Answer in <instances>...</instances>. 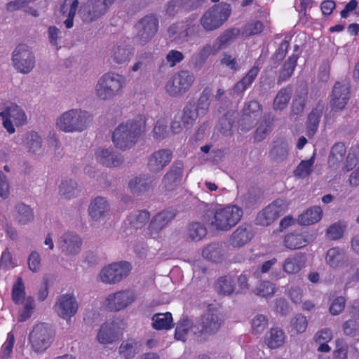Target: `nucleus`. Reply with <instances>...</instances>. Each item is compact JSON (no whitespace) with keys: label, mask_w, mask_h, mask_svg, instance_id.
Returning <instances> with one entry per match:
<instances>
[{"label":"nucleus","mask_w":359,"mask_h":359,"mask_svg":"<svg viewBox=\"0 0 359 359\" xmlns=\"http://www.w3.org/2000/svg\"><path fill=\"white\" fill-rule=\"evenodd\" d=\"M285 339V334L283 330L279 327L271 328L265 334L264 341L270 348H277L283 345Z\"/></svg>","instance_id":"obj_35"},{"label":"nucleus","mask_w":359,"mask_h":359,"mask_svg":"<svg viewBox=\"0 0 359 359\" xmlns=\"http://www.w3.org/2000/svg\"><path fill=\"white\" fill-rule=\"evenodd\" d=\"M305 264L304 254L299 252L286 258L283 263V270L287 274H296Z\"/></svg>","instance_id":"obj_31"},{"label":"nucleus","mask_w":359,"mask_h":359,"mask_svg":"<svg viewBox=\"0 0 359 359\" xmlns=\"http://www.w3.org/2000/svg\"><path fill=\"white\" fill-rule=\"evenodd\" d=\"M239 29H232L225 31L214 41L215 50L220 51L226 48L239 34Z\"/></svg>","instance_id":"obj_41"},{"label":"nucleus","mask_w":359,"mask_h":359,"mask_svg":"<svg viewBox=\"0 0 359 359\" xmlns=\"http://www.w3.org/2000/svg\"><path fill=\"white\" fill-rule=\"evenodd\" d=\"M36 60L32 49L25 44L18 45L12 53V64L21 74H29L35 67Z\"/></svg>","instance_id":"obj_6"},{"label":"nucleus","mask_w":359,"mask_h":359,"mask_svg":"<svg viewBox=\"0 0 359 359\" xmlns=\"http://www.w3.org/2000/svg\"><path fill=\"white\" fill-rule=\"evenodd\" d=\"M196 323L199 326L203 341L205 342L210 337L215 334L219 330L223 323V319L217 310L209 308Z\"/></svg>","instance_id":"obj_5"},{"label":"nucleus","mask_w":359,"mask_h":359,"mask_svg":"<svg viewBox=\"0 0 359 359\" xmlns=\"http://www.w3.org/2000/svg\"><path fill=\"white\" fill-rule=\"evenodd\" d=\"M202 255L212 262H220L225 257V247L222 243H211L203 249Z\"/></svg>","instance_id":"obj_36"},{"label":"nucleus","mask_w":359,"mask_h":359,"mask_svg":"<svg viewBox=\"0 0 359 359\" xmlns=\"http://www.w3.org/2000/svg\"><path fill=\"white\" fill-rule=\"evenodd\" d=\"M351 85L346 79L335 83L330 100L332 109L334 111L343 110L350 98Z\"/></svg>","instance_id":"obj_14"},{"label":"nucleus","mask_w":359,"mask_h":359,"mask_svg":"<svg viewBox=\"0 0 359 359\" xmlns=\"http://www.w3.org/2000/svg\"><path fill=\"white\" fill-rule=\"evenodd\" d=\"M95 158L98 162L106 167H118L123 163L122 154L109 149L98 148L95 151Z\"/></svg>","instance_id":"obj_24"},{"label":"nucleus","mask_w":359,"mask_h":359,"mask_svg":"<svg viewBox=\"0 0 359 359\" xmlns=\"http://www.w3.org/2000/svg\"><path fill=\"white\" fill-rule=\"evenodd\" d=\"M314 155L307 161H302L294 170V175L304 178L310 175L312 172V167L314 163Z\"/></svg>","instance_id":"obj_59"},{"label":"nucleus","mask_w":359,"mask_h":359,"mask_svg":"<svg viewBox=\"0 0 359 359\" xmlns=\"http://www.w3.org/2000/svg\"><path fill=\"white\" fill-rule=\"evenodd\" d=\"M292 94L290 87H286L280 89L273 100V109L275 110H282L287 105Z\"/></svg>","instance_id":"obj_53"},{"label":"nucleus","mask_w":359,"mask_h":359,"mask_svg":"<svg viewBox=\"0 0 359 359\" xmlns=\"http://www.w3.org/2000/svg\"><path fill=\"white\" fill-rule=\"evenodd\" d=\"M273 116L271 114H265L263 116L258 128L254 134V139L257 142H261L266 138L271 130Z\"/></svg>","instance_id":"obj_40"},{"label":"nucleus","mask_w":359,"mask_h":359,"mask_svg":"<svg viewBox=\"0 0 359 359\" xmlns=\"http://www.w3.org/2000/svg\"><path fill=\"white\" fill-rule=\"evenodd\" d=\"M153 180L146 175H140L131 179L128 182L130 191L133 194L140 196L152 187Z\"/></svg>","instance_id":"obj_30"},{"label":"nucleus","mask_w":359,"mask_h":359,"mask_svg":"<svg viewBox=\"0 0 359 359\" xmlns=\"http://www.w3.org/2000/svg\"><path fill=\"white\" fill-rule=\"evenodd\" d=\"M25 287L22 278L19 276L12 289V299L15 304H21L25 300Z\"/></svg>","instance_id":"obj_57"},{"label":"nucleus","mask_w":359,"mask_h":359,"mask_svg":"<svg viewBox=\"0 0 359 359\" xmlns=\"http://www.w3.org/2000/svg\"><path fill=\"white\" fill-rule=\"evenodd\" d=\"M323 107L322 106H318L309 114L306 125L309 136H313L316 133L323 114Z\"/></svg>","instance_id":"obj_46"},{"label":"nucleus","mask_w":359,"mask_h":359,"mask_svg":"<svg viewBox=\"0 0 359 359\" xmlns=\"http://www.w3.org/2000/svg\"><path fill=\"white\" fill-rule=\"evenodd\" d=\"M264 25L260 21H254L247 24L243 30V35L250 36L261 33L263 30Z\"/></svg>","instance_id":"obj_63"},{"label":"nucleus","mask_w":359,"mask_h":359,"mask_svg":"<svg viewBox=\"0 0 359 359\" xmlns=\"http://www.w3.org/2000/svg\"><path fill=\"white\" fill-rule=\"evenodd\" d=\"M172 153L169 149H159L150 155L147 166L151 172H159L171 161Z\"/></svg>","instance_id":"obj_21"},{"label":"nucleus","mask_w":359,"mask_h":359,"mask_svg":"<svg viewBox=\"0 0 359 359\" xmlns=\"http://www.w3.org/2000/svg\"><path fill=\"white\" fill-rule=\"evenodd\" d=\"M158 20L154 14L147 15L136 25L137 39L142 45L149 42L156 34Z\"/></svg>","instance_id":"obj_13"},{"label":"nucleus","mask_w":359,"mask_h":359,"mask_svg":"<svg viewBox=\"0 0 359 359\" xmlns=\"http://www.w3.org/2000/svg\"><path fill=\"white\" fill-rule=\"evenodd\" d=\"M290 323L292 329L294 330L297 333L304 332L306 330L308 325V321L306 318L301 313L297 314L291 320Z\"/></svg>","instance_id":"obj_62"},{"label":"nucleus","mask_w":359,"mask_h":359,"mask_svg":"<svg viewBox=\"0 0 359 359\" xmlns=\"http://www.w3.org/2000/svg\"><path fill=\"white\" fill-rule=\"evenodd\" d=\"M109 212V205L105 198L97 197L91 201L88 213L90 217L95 221H100L103 219Z\"/></svg>","instance_id":"obj_27"},{"label":"nucleus","mask_w":359,"mask_h":359,"mask_svg":"<svg viewBox=\"0 0 359 359\" xmlns=\"http://www.w3.org/2000/svg\"><path fill=\"white\" fill-rule=\"evenodd\" d=\"M243 215V210L238 206L227 205L215 211L210 224L217 230L226 231L240 222Z\"/></svg>","instance_id":"obj_4"},{"label":"nucleus","mask_w":359,"mask_h":359,"mask_svg":"<svg viewBox=\"0 0 359 359\" xmlns=\"http://www.w3.org/2000/svg\"><path fill=\"white\" fill-rule=\"evenodd\" d=\"M42 144L43 139L36 132H27L22 136V145L29 154H39L41 151Z\"/></svg>","instance_id":"obj_26"},{"label":"nucleus","mask_w":359,"mask_h":359,"mask_svg":"<svg viewBox=\"0 0 359 359\" xmlns=\"http://www.w3.org/2000/svg\"><path fill=\"white\" fill-rule=\"evenodd\" d=\"M176 216V210L166 209L157 213L151 220L148 230L151 237L154 239L161 238V231L171 222Z\"/></svg>","instance_id":"obj_18"},{"label":"nucleus","mask_w":359,"mask_h":359,"mask_svg":"<svg viewBox=\"0 0 359 359\" xmlns=\"http://www.w3.org/2000/svg\"><path fill=\"white\" fill-rule=\"evenodd\" d=\"M150 213L147 210H138L132 213L129 217V223L135 229H142L148 222Z\"/></svg>","instance_id":"obj_50"},{"label":"nucleus","mask_w":359,"mask_h":359,"mask_svg":"<svg viewBox=\"0 0 359 359\" xmlns=\"http://www.w3.org/2000/svg\"><path fill=\"white\" fill-rule=\"evenodd\" d=\"M298 59L299 55L297 53H293L283 63L281 69H280V74L277 79L278 84H281L292 76L297 66Z\"/></svg>","instance_id":"obj_37"},{"label":"nucleus","mask_w":359,"mask_h":359,"mask_svg":"<svg viewBox=\"0 0 359 359\" xmlns=\"http://www.w3.org/2000/svg\"><path fill=\"white\" fill-rule=\"evenodd\" d=\"M79 304L75 297L72 294H63L58 297L54 305V310L60 318L69 319L78 311Z\"/></svg>","instance_id":"obj_17"},{"label":"nucleus","mask_w":359,"mask_h":359,"mask_svg":"<svg viewBox=\"0 0 359 359\" xmlns=\"http://www.w3.org/2000/svg\"><path fill=\"white\" fill-rule=\"evenodd\" d=\"M82 239L76 233L67 231L61 235L57 241V245L61 252L67 257L75 256L80 253L82 246Z\"/></svg>","instance_id":"obj_16"},{"label":"nucleus","mask_w":359,"mask_h":359,"mask_svg":"<svg viewBox=\"0 0 359 359\" xmlns=\"http://www.w3.org/2000/svg\"><path fill=\"white\" fill-rule=\"evenodd\" d=\"M134 50L126 42H118L113 46L110 57L113 62L117 65H124L128 63L133 57Z\"/></svg>","instance_id":"obj_25"},{"label":"nucleus","mask_w":359,"mask_h":359,"mask_svg":"<svg viewBox=\"0 0 359 359\" xmlns=\"http://www.w3.org/2000/svg\"><path fill=\"white\" fill-rule=\"evenodd\" d=\"M290 46V43L287 41L284 40L279 46L278 48L276 50L274 54L271 57V61L273 62L274 65L278 66L280 62L285 58L288 48Z\"/></svg>","instance_id":"obj_61"},{"label":"nucleus","mask_w":359,"mask_h":359,"mask_svg":"<svg viewBox=\"0 0 359 359\" xmlns=\"http://www.w3.org/2000/svg\"><path fill=\"white\" fill-rule=\"evenodd\" d=\"M323 211L319 206H313L307 209L298 217V222L302 225H310L320 220Z\"/></svg>","instance_id":"obj_39"},{"label":"nucleus","mask_w":359,"mask_h":359,"mask_svg":"<svg viewBox=\"0 0 359 359\" xmlns=\"http://www.w3.org/2000/svg\"><path fill=\"white\" fill-rule=\"evenodd\" d=\"M195 80L194 74L188 70H180L165 84L166 93L172 97L182 95L187 92Z\"/></svg>","instance_id":"obj_8"},{"label":"nucleus","mask_w":359,"mask_h":359,"mask_svg":"<svg viewBox=\"0 0 359 359\" xmlns=\"http://www.w3.org/2000/svg\"><path fill=\"white\" fill-rule=\"evenodd\" d=\"M215 107L218 113L224 111L231 105V102L226 95V90L223 88L217 89L213 98Z\"/></svg>","instance_id":"obj_52"},{"label":"nucleus","mask_w":359,"mask_h":359,"mask_svg":"<svg viewBox=\"0 0 359 359\" xmlns=\"http://www.w3.org/2000/svg\"><path fill=\"white\" fill-rule=\"evenodd\" d=\"M139 341L134 339H128L122 341L118 352L125 359H131L138 353Z\"/></svg>","instance_id":"obj_42"},{"label":"nucleus","mask_w":359,"mask_h":359,"mask_svg":"<svg viewBox=\"0 0 359 359\" xmlns=\"http://www.w3.org/2000/svg\"><path fill=\"white\" fill-rule=\"evenodd\" d=\"M152 327L155 330H168L172 325V317L170 313H156L152 317Z\"/></svg>","instance_id":"obj_49"},{"label":"nucleus","mask_w":359,"mask_h":359,"mask_svg":"<svg viewBox=\"0 0 359 359\" xmlns=\"http://www.w3.org/2000/svg\"><path fill=\"white\" fill-rule=\"evenodd\" d=\"M16 219L20 224L25 225L34 219V213L29 206L25 203L16 205Z\"/></svg>","instance_id":"obj_51"},{"label":"nucleus","mask_w":359,"mask_h":359,"mask_svg":"<svg viewBox=\"0 0 359 359\" xmlns=\"http://www.w3.org/2000/svg\"><path fill=\"white\" fill-rule=\"evenodd\" d=\"M254 293L262 297L271 296L275 293L274 285L269 281H260L255 288Z\"/></svg>","instance_id":"obj_58"},{"label":"nucleus","mask_w":359,"mask_h":359,"mask_svg":"<svg viewBox=\"0 0 359 359\" xmlns=\"http://www.w3.org/2000/svg\"><path fill=\"white\" fill-rule=\"evenodd\" d=\"M130 270V264L127 262L113 263L101 270L100 278L104 283L116 284L127 277Z\"/></svg>","instance_id":"obj_11"},{"label":"nucleus","mask_w":359,"mask_h":359,"mask_svg":"<svg viewBox=\"0 0 359 359\" xmlns=\"http://www.w3.org/2000/svg\"><path fill=\"white\" fill-rule=\"evenodd\" d=\"M346 149L341 142L334 144L331 148L328 158V163L332 167H336L341 163L345 156Z\"/></svg>","instance_id":"obj_48"},{"label":"nucleus","mask_w":359,"mask_h":359,"mask_svg":"<svg viewBox=\"0 0 359 359\" xmlns=\"http://www.w3.org/2000/svg\"><path fill=\"white\" fill-rule=\"evenodd\" d=\"M136 299L135 292L129 290L110 294L105 299L106 306L112 311H119L132 304Z\"/></svg>","instance_id":"obj_15"},{"label":"nucleus","mask_w":359,"mask_h":359,"mask_svg":"<svg viewBox=\"0 0 359 359\" xmlns=\"http://www.w3.org/2000/svg\"><path fill=\"white\" fill-rule=\"evenodd\" d=\"M175 337L177 340L182 341L194 340L198 343L203 342L196 321L189 318L178 321L175 328Z\"/></svg>","instance_id":"obj_12"},{"label":"nucleus","mask_w":359,"mask_h":359,"mask_svg":"<svg viewBox=\"0 0 359 359\" xmlns=\"http://www.w3.org/2000/svg\"><path fill=\"white\" fill-rule=\"evenodd\" d=\"M231 10L227 6H214L201 18L200 22L206 32L218 29L230 15Z\"/></svg>","instance_id":"obj_9"},{"label":"nucleus","mask_w":359,"mask_h":359,"mask_svg":"<svg viewBox=\"0 0 359 359\" xmlns=\"http://www.w3.org/2000/svg\"><path fill=\"white\" fill-rule=\"evenodd\" d=\"M168 32L169 36L172 37L173 41L177 43H182L188 41L189 28L185 25L174 24L168 28Z\"/></svg>","instance_id":"obj_43"},{"label":"nucleus","mask_w":359,"mask_h":359,"mask_svg":"<svg viewBox=\"0 0 359 359\" xmlns=\"http://www.w3.org/2000/svg\"><path fill=\"white\" fill-rule=\"evenodd\" d=\"M254 236L252 226L243 224L238 226L231 233L229 242L234 248H240L249 243Z\"/></svg>","instance_id":"obj_22"},{"label":"nucleus","mask_w":359,"mask_h":359,"mask_svg":"<svg viewBox=\"0 0 359 359\" xmlns=\"http://www.w3.org/2000/svg\"><path fill=\"white\" fill-rule=\"evenodd\" d=\"M259 72L257 66H253L242 78L238 81L231 89V94L237 96L242 94L253 83Z\"/></svg>","instance_id":"obj_29"},{"label":"nucleus","mask_w":359,"mask_h":359,"mask_svg":"<svg viewBox=\"0 0 359 359\" xmlns=\"http://www.w3.org/2000/svg\"><path fill=\"white\" fill-rule=\"evenodd\" d=\"M212 95V89L209 87L205 88L201 93L200 97L197 100L196 107H195V109L201 116H203L208 113L210 105V97Z\"/></svg>","instance_id":"obj_45"},{"label":"nucleus","mask_w":359,"mask_h":359,"mask_svg":"<svg viewBox=\"0 0 359 359\" xmlns=\"http://www.w3.org/2000/svg\"><path fill=\"white\" fill-rule=\"evenodd\" d=\"M348 345L344 339L336 341V349L334 351V359H347Z\"/></svg>","instance_id":"obj_64"},{"label":"nucleus","mask_w":359,"mask_h":359,"mask_svg":"<svg viewBox=\"0 0 359 359\" xmlns=\"http://www.w3.org/2000/svg\"><path fill=\"white\" fill-rule=\"evenodd\" d=\"M310 241L311 236L309 234L294 232L285 236L283 243L285 248L294 250L306 246Z\"/></svg>","instance_id":"obj_28"},{"label":"nucleus","mask_w":359,"mask_h":359,"mask_svg":"<svg viewBox=\"0 0 359 359\" xmlns=\"http://www.w3.org/2000/svg\"><path fill=\"white\" fill-rule=\"evenodd\" d=\"M119 323L118 319H113L103 323L97 332L98 342L109 344L116 341L119 337Z\"/></svg>","instance_id":"obj_19"},{"label":"nucleus","mask_w":359,"mask_h":359,"mask_svg":"<svg viewBox=\"0 0 359 359\" xmlns=\"http://www.w3.org/2000/svg\"><path fill=\"white\" fill-rule=\"evenodd\" d=\"M283 204V201L276 200L269 205L259 212L256 217V223L262 226H268L273 222L282 214Z\"/></svg>","instance_id":"obj_20"},{"label":"nucleus","mask_w":359,"mask_h":359,"mask_svg":"<svg viewBox=\"0 0 359 359\" xmlns=\"http://www.w3.org/2000/svg\"><path fill=\"white\" fill-rule=\"evenodd\" d=\"M54 334L49 325L40 323L35 325L29 336L31 346L34 352H44L52 344Z\"/></svg>","instance_id":"obj_7"},{"label":"nucleus","mask_w":359,"mask_h":359,"mask_svg":"<svg viewBox=\"0 0 359 359\" xmlns=\"http://www.w3.org/2000/svg\"><path fill=\"white\" fill-rule=\"evenodd\" d=\"M0 116L13 118L16 125H23L27 119L25 111L17 105L7 107L4 111L0 112Z\"/></svg>","instance_id":"obj_44"},{"label":"nucleus","mask_w":359,"mask_h":359,"mask_svg":"<svg viewBox=\"0 0 359 359\" xmlns=\"http://www.w3.org/2000/svg\"><path fill=\"white\" fill-rule=\"evenodd\" d=\"M288 154L287 144L282 140H277L273 142L269 154L273 161L280 163L287 158Z\"/></svg>","instance_id":"obj_33"},{"label":"nucleus","mask_w":359,"mask_h":359,"mask_svg":"<svg viewBox=\"0 0 359 359\" xmlns=\"http://www.w3.org/2000/svg\"><path fill=\"white\" fill-rule=\"evenodd\" d=\"M168 121L165 118L158 120L153 129V136L156 140L164 139L168 133Z\"/></svg>","instance_id":"obj_60"},{"label":"nucleus","mask_w":359,"mask_h":359,"mask_svg":"<svg viewBox=\"0 0 359 359\" xmlns=\"http://www.w3.org/2000/svg\"><path fill=\"white\" fill-rule=\"evenodd\" d=\"M201 115L195 109L194 105H187L183 109V114L181 117L184 128H189L195 123L196 120Z\"/></svg>","instance_id":"obj_55"},{"label":"nucleus","mask_w":359,"mask_h":359,"mask_svg":"<svg viewBox=\"0 0 359 359\" xmlns=\"http://www.w3.org/2000/svg\"><path fill=\"white\" fill-rule=\"evenodd\" d=\"M92 122V116L81 109H71L62 113L56 119L57 128L66 133H81Z\"/></svg>","instance_id":"obj_2"},{"label":"nucleus","mask_w":359,"mask_h":359,"mask_svg":"<svg viewBox=\"0 0 359 359\" xmlns=\"http://www.w3.org/2000/svg\"><path fill=\"white\" fill-rule=\"evenodd\" d=\"M125 83L123 76L108 73L104 74L97 81L95 87L96 96L102 100H108L118 95Z\"/></svg>","instance_id":"obj_3"},{"label":"nucleus","mask_w":359,"mask_h":359,"mask_svg":"<svg viewBox=\"0 0 359 359\" xmlns=\"http://www.w3.org/2000/svg\"><path fill=\"white\" fill-rule=\"evenodd\" d=\"M346 261V252L342 249L333 248L330 249L327 252L326 262L332 268L341 266Z\"/></svg>","instance_id":"obj_38"},{"label":"nucleus","mask_w":359,"mask_h":359,"mask_svg":"<svg viewBox=\"0 0 359 359\" xmlns=\"http://www.w3.org/2000/svg\"><path fill=\"white\" fill-rule=\"evenodd\" d=\"M215 289L220 294H231L234 292L233 278L229 275L219 277L215 283Z\"/></svg>","instance_id":"obj_47"},{"label":"nucleus","mask_w":359,"mask_h":359,"mask_svg":"<svg viewBox=\"0 0 359 359\" xmlns=\"http://www.w3.org/2000/svg\"><path fill=\"white\" fill-rule=\"evenodd\" d=\"M77 182L72 180H64L60 185L59 194L65 199H70L76 196Z\"/></svg>","instance_id":"obj_56"},{"label":"nucleus","mask_w":359,"mask_h":359,"mask_svg":"<svg viewBox=\"0 0 359 359\" xmlns=\"http://www.w3.org/2000/svg\"><path fill=\"white\" fill-rule=\"evenodd\" d=\"M207 234V229L199 222L191 223L187 229V236L191 241H200Z\"/></svg>","instance_id":"obj_54"},{"label":"nucleus","mask_w":359,"mask_h":359,"mask_svg":"<svg viewBox=\"0 0 359 359\" xmlns=\"http://www.w3.org/2000/svg\"><path fill=\"white\" fill-rule=\"evenodd\" d=\"M114 0H88L81 8V19L90 23L104 16L114 4Z\"/></svg>","instance_id":"obj_10"},{"label":"nucleus","mask_w":359,"mask_h":359,"mask_svg":"<svg viewBox=\"0 0 359 359\" xmlns=\"http://www.w3.org/2000/svg\"><path fill=\"white\" fill-rule=\"evenodd\" d=\"M183 172V165L181 162L175 163L170 170L164 175L162 184L168 192L175 191L180 184Z\"/></svg>","instance_id":"obj_23"},{"label":"nucleus","mask_w":359,"mask_h":359,"mask_svg":"<svg viewBox=\"0 0 359 359\" xmlns=\"http://www.w3.org/2000/svg\"><path fill=\"white\" fill-rule=\"evenodd\" d=\"M218 52L215 50L214 44H205L191 56L190 62L194 69H201L210 55H215Z\"/></svg>","instance_id":"obj_32"},{"label":"nucleus","mask_w":359,"mask_h":359,"mask_svg":"<svg viewBox=\"0 0 359 359\" xmlns=\"http://www.w3.org/2000/svg\"><path fill=\"white\" fill-rule=\"evenodd\" d=\"M144 121L142 119L130 120L118 125L112 133L114 146L126 151L132 148L144 133Z\"/></svg>","instance_id":"obj_1"},{"label":"nucleus","mask_w":359,"mask_h":359,"mask_svg":"<svg viewBox=\"0 0 359 359\" xmlns=\"http://www.w3.org/2000/svg\"><path fill=\"white\" fill-rule=\"evenodd\" d=\"M236 113L233 110H228L219 119L217 126V130L224 136L233 135V126Z\"/></svg>","instance_id":"obj_34"}]
</instances>
